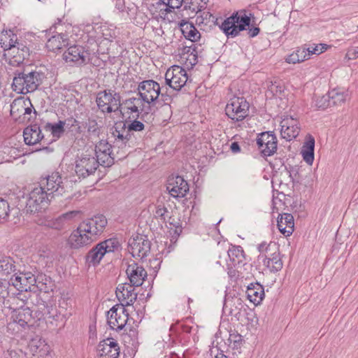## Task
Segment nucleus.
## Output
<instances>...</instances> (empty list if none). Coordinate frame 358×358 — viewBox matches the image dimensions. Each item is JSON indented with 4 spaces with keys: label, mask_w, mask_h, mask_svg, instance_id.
Listing matches in <instances>:
<instances>
[{
    "label": "nucleus",
    "mask_w": 358,
    "mask_h": 358,
    "mask_svg": "<svg viewBox=\"0 0 358 358\" xmlns=\"http://www.w3.org/2000/svg\"><path fill=\"white\" fill-rule=\"evenodd\" d=\"M39 185L50 193L52 198L54 193L62 195L64 192V185L62 177L58 173H52L48 177L41 180Z\"/></svg>",
    "instance_id": "17"
},
{
    "label": "nucleus",
    "mask_w": 358,
    "mask_h": 358,
    "mask_svg": "<svg viewBox=\"0 0 358 358\" xmlns=\"http://www.w3.org/2000/svg\"><path fill=\"white\" fill-rule=\"evenodd\" d=\"M97 351L101 358H118L120 347L113 338H107L101 341L98 346Z\"/></svg>",
    "instance_id": "25"
},
{
    "label": "nucleus",
    "mask_w": 358,
    "mask_h": 358,
    "mask_svg": "<svg viewBox=\"0 0 358 358\" xmlns=\"http://www.w3.org/2000/svg\"><path fill=\"white\" fill-rule=\"evenodd\" d=\"M66 125L70 127H76L78 132H80L79 122L74 118H69L65 122L59 121L58 123L51 125V131L54 136H59L64 133V127Z\"/></svg>",
    "instance_id": "33"
},
{
    "label": "nucleus",
    "mask_w": 358,
    "mask_h": 358,
    "mask_svg": "<svg viewBox=\"0 0 358 358\" xmlns=\"http://www.w3.org/2000/svg\"><path fill=\"white\" fill-rule=\"evenodd\" d=\"M263 263L271 272H277L282 268V262L280 257L279 251L273 255L264 258Z\"/></svg>",
    "instance_id": "37"
},
{
    "label": "nucleus",
    "mask_w": 358,
    "mask_h": 358,
    "mask_svg": "<svg viewBox=\"0 0 358 358\" xmlns=\"http://www.w3.org/2000/svg\"><path fill=\"white\" fill-rule=\"evenodd\" d=\"M51 199L50 193L40 185L36 186L29 194L26 206L27 210L31 213L39 211L47 207Z\"/></svg>",
    "instance_id": "6"
},
{
    "label": "nucleus",
    "mask_w": 358,
    "mask_h": 358,
    "mask_svg": "<svg viewBox=\"0 0 358 358\" xmlns=\"http://www.w3.org/2000/svg\"><path fill=\"white\" fill-rule=\"evenodd\" d=\"M84 127L87 129L90 136L98 137L101 132V127L94 119H88L84 124Z\"/></svg>",
    "instance_id": "43"
},
{
    "label": "nucleus",
    "mask_w": 358,
    "mask_h": 358,
    "mask_svg": "<svg viewBox=\"0 0 358 358\" xmlns=\"http://www.w3.org/2000/svg\"><path fill=\"white\" fill-rule=\"evenodd\" d=\"M249 112V103L243 97L234 96L229 99L226 107L225 113L229 118L239 122L244 120Z\"/></svg>",
    "instance_id": "7"
},
{
    "label": "nucleus",
    "mask_w": 358,
    "mask_h": 358,
    "mask_svg": "<svg viewBox=\"0 0 358 358\" xmlns=\"http://www.w3.org/2000/svg\"><path fill=\"white\" fill-rule=\"evenodd\" d=\"M316 106L320 109H325L331 106L329 94L318 97L315 101Z\"/></svg>",
    "instance_id": "47"
},
{
    "label": "nucleus",
    "mask_w": 358,
    "mask_h": 358,
    "mask_svg": "<svg viewBox=\"0 0 358 358\" xmlns=\"http://www.w3.org/2000/svg\"><path fill=\"white\" fill-rule=\"evenodd\" d=\"M330 46L324 44L320 43L317 45H313V46H310L308 48L309 53L311 55H320L321 53L325 52Z\"/></svg>",
    "instance_id": "48"
},
{
    "label": "nucleus",
    "mask_w": 358,
    "mask_h": 358,
    "mask_svg": "<svg viewBox=\"0 0 358 358\" xmlns=\"http://www.w3.org/2000/svg\"><path fill=\"white\" fill-rule=\"evenodd\" d=\"M295 52L299 59H300V63L310 59V53H309L308 48H299Z\"/></svg>",
    "instance_id": "51"
},
{
    "label": "nucleus",
    "mask_w": 358,
    "mask_h": 358,
    "mask_svg": "<svg viewBox=\"0 0 358 358\" xmlns=\"http://www.w3.org/2000/svg\"><path fill=\"white\" fill-rule=\"evenodd\" d=\"M23 136L25 143L30 145L39 143L43 138L40 127L36 124L27 127L24 130Z\"/></svg>",
    "instance_id": "28"
},
{
    "label": "nucleus",
    "mask_w": 358,
    "mask_h": 358,
    "mask_svg": "<svg viewBox=\"0 0 358 358\" xmlns=\"http://www.w3.org/2000/svg\"><path fill=\"white\" fill-rule=\"evenodd\" d=\"M348 59H356L358 58V47L349 50L345 55Z\"/></svg>",
    "instance_id": "58"
},
{
    "label": "nucleus",
    "mask_w": 358,
    "mask_h": 358,
    "mask_svg": "<svg viewBox=\"0 0 358 358\" xmlns=\"http://www.w3.org/2000/svg\"><path fill=\"white\" fill-rule=\"evenodd\" d=\"M112 135L115 138L114 147L117 146L122 150L127 146V143L131 138L128 125L126 122H117L113 129Z\"/></svg>",
    "instance_id": "19"
},
{
    "label": "nucleus",
    "mask_w": 358,
    "mask_h": 358,
    "mask_svg": "<svg viewBox=\"0 0 358 358\" xmlns=\"http://www.w3.org/2000/svg\"><path fill=\"white\" fill-rule=\"evenodd\" d=\"M44 74L36 70L17 71L13 80L12 88L18 94L33 92L41 85Z\"/></svg>",
    "instance_id": "2"
},
{
    "label": "nucleus",
    "mask_w": 358,
    "mask_h": 358,
    "mask_svg": "<svg viewBox=\"0 0 358 358\" xmlns=\"http://www.w3.org/2000/svg\"><path fill=\"white\" fill-rule=\"evenodd\" d=\"M268 90L274 96H277L278 95V94H280L282 92V87L276 82H275L274 83H271V85L268 86Z\"/></svg>",
    "instance_id": "55"
},
{
    "label": "nucleus",
    "mask_w": 358,
    "mask_h": 358,
    "mask_svg": "<svg viewBox=\"0 0 358 358\" xmlns=\"http://www.w3.org/2000/svg\"><path fill=\"white\" fill-rule=\"evenodd\" d=\"M207 2L208 0H190L189 3H185L184 8L197 14L206 8Z\"/></svg>",
    "instance_id": "42"
},
{
    "label": "nucleus",
    "mask_w": 358,
    "mask_h": 358,
    "mask_svg": "<svg viewBox=\"0 0 358 358\" xmlns=\"http://www.w3.org/2000/svg\"><path fill=\"white\" fill-rule=\"evenodd\" d=\"M143 103L140 97H131L126 99L123 102V105L127 112L136 113L138 115L139 112L143 110Z\"/></svg>",
    "instance_id": "38"
},
{
    "label": "nucleus",
    "mask_w": 358,
    "mask_h": 358,
    "mask_svg": "<svg viewBox=\"0 0 358 358\" xmlns=\"http://www.w3.org/2000/svg\"><path fill=\"white\" fill-rule=\"evenodd\" d=\"M180 29L183 36L192 42L197 41L201 37L199 31L192 23L188 22H181Z\"/></svg>",
    "instance_id": "35"
},
{
    "label": "nucleus",
    "mask_w": 358,
    "mask_h": 358,
    "mask_svg": "<svg viewBox=\"0 0 358 358\" xmlns=\"http://www.w3.org/2000/svg\"><path fill=\"white\" fill-rule=\"evenodd\" d=\"M155 217L165 222L166 219L170 217L169 212L166 207L159 205L156 207Z\"/></svg>",
    "instance_id": "45"
},
{
    "label": "nucleus",
    "mask_w": 358,
    "mask_h": 358,
    "mask_svg": "<svg viewBox=\"0 0 358 358\" xmlns=\"http://www.w3.org/2000/svg\"><path fill=\"white\" fill-rule=\"evenodd\" d=\"M75 164V171L77 176L83 178L94 173L99 165L95 156L87 152L78 156Z\"/></svg>",
    "instance_id": "8"
},
{
    "label": "nucleus",
    "mask_w": 358,
    "mask_h": 358,
    "mask_svg": "<svg viewBox=\"0 0 358 358\" xmlns=\"http://www.w3.org/2000/svg\"><path fill=\"white\" fill-rule=\"evenodd\" d=\"M315 139L312 136L306 137L301 153L303 160L309 165H312L314 160Z\"/></svg>",
    "instance_id": "30"
},
{
    "label": "nucleus",
    "mask_w": 358,
    "mask_h": 358,
    "mask_svg": "<svg viewBox=\"0 0 358 358\" xmlns=\"http://www.w3.org/2000/svg\"><path fill=\"white\" fill-rule=\"evenodd\" d=\"M137 90L141 100L150 105L159 98L161 87L157 82L153 80H146L139 83Z\"/></svg>",
    "instance_id": "11"
},
{
    "label": "nucleus",
    "mask_w": 358,
    "mask_h": 358,
    "mask_svg": "<svg viewBox=\"0 0 358 358\" xmlns=\"http://www.w3.org/2000/svg\"><path fill=\"white\" fill-rule=\"evenodd\" d=\"M36 282V277L31 272L15 274L10 278L11 285L20 292L31 291V288L35 286Z\"/></svg>",
    "instance_id": "20"
},
{
    "label": "nucleus",
    "mask_w": 358,
    "mask_h": 358,
    "mask_svg": "<svg viewBox=\"0 0 358 358\" xmlns=\"http://www.w3.org/2000/svg\"><path fill=\"white\" fill-rule=\"evenodd\" d=\"M331 106L341 105L345 102L348 94L340 89H333L328 92Z\"/></svg>",
    "instance_id": "41"
},
{
    "label": "nucleus",
    "mask_w": 358,
    "mask_h": 358,
    "mask_svg": "<svg viewBox=\"0 0 358 358\" xmlns=\"http://www.w3.org/2000/svg\"><path fill=\"white\" fill-rule=\"evenodd\" d=\"M68 45V38L63 34H58L50 38L46 43L49 51L56 52Z\"/></svg>",
    "instance_id": "32"
},
{
    "label": "nucleus",
    "mask_w": 358,
    "mask_h": 358,
    "mask_svg": "<svg viewBox=\"0 0 358 358\" xmlns=\"http://www.w3.org/2000/svg\"><path fill=\"white\" fill-rule=\"evenodd\" d=\"M17 42H18L17 36L10 30L3 31L0 34V45L4 52H6Z\"/></svg>",
    "instance_id": "36"
},
{
    "label": "nucleus",
    "mask_w": 358,
    "mask_h": 358,
    "mask_svg": "<svg viewBox=\"0 0 358 358\" xmlns=\"http://www.w3.org/2000/svg\"><path fill=\"white\" fill-rule=\"evenodd\" d=\"M4 56L10 65L17 66L29 56V48L24 43L18 41L4 52Z\"/></svg>",
    "instance_id": "13"
},
{
    "label": "nucleus",
    "mask_w": 358,
    "mask_h": 358,
    "mask_svg": "<svg viewBox=\"0 0 358 358\" xmlns=\"http://www.w3.org/2000/svg\"><path fill=\"white\" fill-rule=\"evenodd\" d=\"M126 273L130 284L136 287L141 286L147 277V272L144 268L134 261L128 264Z\"/></svg>",
    "instance_id": "26"
},
{
    "label": "nucleus",
    "mask_w": 358,
    "mask_h": 358,
    "mask_svg": "<svg viewBox=\"0 0 358 358\" xmlns=\"http://www.w3.org/2000/svg\"><path fill=\"white\" fill-rule=\"evenodd\" d=\"M162 3L171 8H178L182 5L183 0H161Z\"/></svg>",
    "instance_id": "54"
},
{
    "label": "nucleus",
    "mask_w": 358,
    "mask_h": 358,
    "mask_svg": "<svg viewBox=\"0 0 358 358\" xmlns=\"http://www.w3.org/2000/svg\"><path fill=\"white\" fill-rule=\"evenodd\" d=\"M107 321L111 329L116 331H129L130 336H135L136 331L130 324L129 313L123 306H113L107 313Z\"/></svg>",
    "instance_id": "3"
},
{
    "label": "nucleus",
    "mask_w": 358,
    "mask_h": 358,
    "mask_svg": "<svg viewBox=\"0 0 358 358\" xmlns=\"http://www.w3.org/2000/svg\"><path fill=\"white\" fill-rule=\"evenodd\" d=\"M10 284H11L10 280L7 281L6 279H3L1 277L0 278V296L3 298H5L8 295L7 289Z\"/></svg>",
    "instance_id": "52"
},
{
    "label": "nucleus",
    "mask_w": 358,
    "mask_h": 358,
    "mask_svg": "<svg viewBox=\"0 0 358 358\" xmlns=\"http://www.w3.org/2000/svg\"><path fill=\"white\" fill-rule=\"evenodd\" d=\"M120 247V244L116 238L105 240L96 244L88 252L86 260L89 264L97 265L105 255L118 250Z\"/></svg>",
    "instance_id": "4"
},
{
    "label": "nucleus",
    "mask_w": 358,
    "mask_h": 358,
    "mask_svg": "<svg viewBox=\"0 0 358 358\" xmlns=\"http://www.w3.org/2000/svg\"><path fill=\"white\" fill-rule=\"evenodd\" d=\"M230 148L234 153H238L241 150L240 146L237 142H233L230 145Z\"/></svg>",
    "instance_id": "59"
},
{
    "label": "nucleus",
    "mask_w": 358,
    "mask_h": 358,
    "mask_svg": "<svg viewBox=\"0 0 358 358\" xmlns=\"http://www.w3.org/2000/svg\"><path fill=\"white\" fill-rule=\"evenodd\" d=\"M166 83L175 90H180L187 81V71L180 66L174 65L165 73Z\"/></svg>",
    "instance_id": "12"
},
{
    "label": "nucleus",
    "mask_w": 358,
    "mask_h": 358,
    "mask_svg": "<svg viewBox=\"0 0 358 358\" xmlns=\"http://www.w3.org/2000/svg\"><path fill=\"white\" fill-rule=\"evenodd\" d=\"M150 250V243L143 236L129 240V251L134 257L141 259L146 257Z\"/></svg>",
    "instance_id": "22"
},
{
    "label": "nucleus",
    "mask_w": 358,
    "mask_h": 358,
    "mask_svg": "<svg viewBox=\"0 0 358 358\" xmlns=\"http://www.w3.org/2000/svg\"><path fill=\"white\" fill-rule=\"evenodd\" d=\"M96 102L103 113H110L120 108V96L114 91L104 90L97 94Z\"/></svg>",
    "instance_id": "9"
},
{
    "label": "nucleus",
    "mask_w": 358,
    "mask_h": 358,
    "mask_svg": "<svg viewBox=\"0 0 358 358\" xmlns=\"http://www.w3.org/2000/svg\"><path fill=\"white\" fill-rule=\"evenodd\" d=\"M28 348L33 353L34 357L31 358H38L34 357L36 353H39L40 356H43L48 351V346L45 343V341L38 336L32 338L29 341Z\"/></svg>",
    "instance_id": "34"
},
{
    "label": "nucleus",
    "mask_w": 358,
    "mask_h": 358,
    "mask_svg": "<svg viewBox=\"0 0 358 358\" xmlns=\"http://www.w3.org/2000/svg\"><path fill=\"white\" fill-rule=\"evenodd\" d=\"M214 358H228V357L222 353H218L217 355L215 356Z\"/></svg>",
    "instance_id": "60"
},
{
    "label": "nucleus",
    "mask_w": 358,
    "mask_h": 358,
    "mask_svg": "<svg viewBox=\"0 0 358 358\" xmlns=\"http://www.w3.org/2000/svg\"><path fill=\"white\" fill-rule=\"evenodd\" d=\"M80 214V211H79V210H72V211H69L66 213H64L61 216L62 217V218L64 219L65 222H66V221L73 220V218H75L76 217L79 215Z\"/></svg>",
    "instance_id": "56"
},
{
    "label": "nucleus",
    "mask_w": 358,
    "mask_h": 358,
    "mask_svg": "<svg viewBox=\"0 0 358 358\" xmlns=\"http://www.w3.org/2000/svg\"><path fill=\"white\" fill-rule=\"evenodd\" d=\"M129 133L132 131H141L145 129V124L137 120H134L127 124Z\"/></svg>",
    "instance_id": "49"
},
{
    "label": "nucleus",
    "mask_w": 358,
    "mask_h": 358,
    "mask_svg": "<svg viewBox=\"0 0 358 358\" xmlns=\"http://www.w3.org/2000/svg\"><path fill=\"white\" fill-rule=\"evenodd\" d=\"M106 218L101 215L87 219L82 222L88 234L95 240L104 231L107 225Z\"/></svg>",
    "instance_id": "23"
},
{
    "label": "nucleus",
    "mask_w": 358,
    "mask_h": 358,
    "mask_svg": "<svg viewBox=\"0 0 358 358\" xmlns=\"http://www.w3.org/2000/svg\"><path fill=\"white\" fill-rule=\"evenodd\" d=\"M286 62L289 64H296L300 63V59H299L298 56L296 55V52H294L293 53L288 55L285 59Z\"/></svg>",
    "instance_id": "57"
},
{
    "label": "nucleus",
    "mask_w": 358,
    "mask_h": 358,
    "mask_svg": "<svg viewBox=\"0 0 358 358\" xmlns=\"http://www.w3.org/2000/svg\"><path fill=\"white\" fill-rule=\"evenodd\" d=\"M250 18L245 10H240L227 17L220 25V29L227 37H235L241 31L248 27V34L250 37H255L259 33V28L257 27H250Z\"/></svg>",
    "instance_id": "1"
},
{
    "label": "nucleus",
    "mask_w": 358,
    "mask_h": 358,
    "mask_svg": "<svg viewBox=\"0 0 358 358\" xmlns=\"http://www.w3.org/2000/svg\"><path fill=\"white\" fill-rule=\"evenodd\" d=\"M15 271V262L10 257L0 258V277H7Z\"/></svg>",
    "instance_id": "39"
},
{
    "label": "nucleus",
    "mask_w": 358,
    "mask_h": 358,
    "mask_svg": "<svg viewBox=\"0 0 358 358\" xmlns=\"http://www.w3.org/2000/svg\"><path fill=\"white\" fill-rule=\"evenodd\" d=\"M95 155L97 162L103 166H110L114 164L115 156L111 150V145L104 140H101L95 145Z\"/></svg>",
    "instance_id": "16"
},
{
    "label": "nucleus",
    "mask_w": 358,
    "mask_h": 358,
    "mask_svg": "<svg viewBox=\"0 0 358 358\" xmlns=\"http://www.w3.org/2000/svg\"><path fill=\"white\" fill-rule=\"evenodd\" d=\"M38 1L43 2L44 3H48L50 2V0H38Z\"/></svg>",
    "instance_id": "61"
},
{
    "label": "nucleus",
    "mask_w": 358,
    "mask_h": 358,
    "mask_svg": "<svg viewBox=\"0 0 358 358\" xmlns=\"http://www.w3.org/2000/svg\"><path fill=\"white\" fill-rule=\"evenodd\" d=\"M258 250L262 257L266 258L279 251V248L275 242H270L269 243L264 242L258 245Z\"/></svg>",
    "instance_id": "40"
},
{
    "label": "nucleus",
    "mask_w": 358,
    "mask_h": 358,
    "mask_svg": "<svg viewBox=\"0 0 358 358\" xmlns=\"http://www.w3.org/2000/svg\"><path fill=\"white\" fill-rule=\"evenodd\" d=\"M246 293L248 299L255 305L259 304L264 297V288L259 283L250 284Z\"/></svg>",
    "instance_id": "31"
},
{
    "label": "nucleus",
    "mask_w": 358,
    "mask_h": 358,
    "mask_svg": "<svg viewBox=\"0 0 358 358\" xmlns=\"http://www.w3.org/2000/svg\"><path fill=\"white\" fill-rule=\"evenodd\" d=\"M134 286L129 283H122L117 285L115 294L121 303L119 304L120 306L125 307L131 306L135 302L137 299V293L135 292Z\"/></svg>",
    "instance_id": "18"
},
{
    "label": "nucleus",
    "mask_w": 358,
    "mask_h": 358,
    "mask_svg": "<svg viewBox=\"0 0 358 358\" xmlns=\"http://www.w3.org/2000/svg\"><path fill=\"white\" fill-rule=\"evenodd\" d=\"M94 241V238L88 234L87 230L81 222L69 236L68 244L71 248L79 249L90 244Z\"/></svg>",
    "instance_id": "14"
},
{
    "label": "nucleus",
    "mask_w": 358,
    "mask_h": 358,
    "mask_svg": "<svg viewBox=\"0 0 358 358\" xmlns=\"http://www.w3.org/2000/svg\"><path fill=\"white\" fill-rule=\"evenodd\" d=\"M15 323L24 328L32 320L31 311L29 308H21L14 310L12 315Z\"/></svg>",
    "instance_id": "29"
},
{
    "label": "nucleus",
    "mask_w": 358,
    "mask_h": 358,
    "mask_svg": "<svg viewBox=\"0 0 358 358\" xmlns=\"http://www.w3.org/2000/svg\"><path fill=\"white\" fill-rule=\"evenodd\" d=\"M63 59L66 63L80 66L90 62L92 53L87 47L73 45L64 52Z\"/></svg>",
    "instance_id": "5"
},
{
    "label": "nucleus",
    "mask_w": 358,
    "mask_h": 358,
    "mask_svg": "<svg viewBox=\"0 0 358 358\" xmlns=\"http://www.w3.org/2000/svg\"><path fill=\"white\" fill-rule=\"evenodd\" d=\"M171 358H173V357H171Z\"/></svg>",
    "instance_id": "63"
},
{
    "label": "nucleus",
    "mask_w": 358,
    "mask_h": 358,
    "mask_svg": "<svg viewBox=\"0 0 358 358\" xmlns=\"http://www.w3.org/2000/svg\"><path fill=\"white\" fill-rule=\"evenodd\" d=\"M227 253L229 258L234 264L239 263L244 257L243 250L240 246H232L228 250Z\"/></svg>",
    "instance_id": "44"
},
{
    "label": "nucleus",
    "mask_w": 358,
    "mask_h": 358,
    "mask_svg": "<svg viewBox=\"0 0 358 358\" xmlns=\"http://www.w3.org/2000/svg\"><path fill=\"white\" fill-rule=\"evenodd\" d=\"M22 350H8L3 352V358H20Z\"/></svg>",
    "instance_id": "53"
},
{
    "label": "nucleus",
    "mask_w": 358,
    "mask_h": 358,
    "mask_svg": "<svg viewBox=\"0 0 358 358\" xmlns=\"http://www.w3.org/2000/svg\"><path fill=\"white\" fill-rule=\"evenodd\" d=\"M279 231L285 236H289L294 231V217L292 214L284 213L280 215L277 220Z\"/></svg>",
    "instance_id": "27"
},
{
    "label": "nucleus",
    "mask_w": 358,
    "mask_h": 358,
    "mask_svg": "<svg viewBox=\"0 0 358 358\" xmlns=\"http://www.w3.org/2000/svg\"><path fill=\"white\" fill-rule=\"evenodd\" d=\"M10 108V115L14 119L22 122L31 120L34 107L29 99H25L22 96L18 97L14 99Z\"/></svg>",
    "instance_id": "10"
},
{
    "label": "nucleus",
    "mask_w": 358,
    "mask_h": 358,
    "mask_svg": "<svg viewBox=\"0 0 358 358\" xmlns=\"http://www.w3.org/2000/svg\"><path fill=\"white\" fill-rule=\"evenodd\" d=\"M166 189L173 197H183L189 191V185L182 177L171 176L168 179Z\"/></svg>",
    "instance_id": "21"
},
{
    "label": "nucleus",
    "mask_w": 358,
    "mask_h": 358,
    "mask_svg": "<svg viewBox=\"0 0 358 358\" xmlns=\"http://www.w3.org/2000/svg\"><path fill=\"white\" fill-rule=\"evenodd\" d=\"M122 155H125V152H122ZM123 156H121L119 159H120L121 157H122Z\"/></svg>",
    "instance_id": "62"
},
{
    "label": "nucleus",
    "mask_w": 358,
    "mask_h": 358,
    "mask_svg": "<svg viewBox=\"0 0 358 358\" xmlns=\"http://www.w3.org/2000/svg\"><path fill=\"white\" fill-rule=\"evenodd\" d=\"M10 206L8 202L2 198H0V221L8 218Z\"/></svg>",
    "instance_id": "46"
},
{
    "label": "nucleus",
    "mask_w": 358,
    "mask_h": 358,
    "mask_svg": "<svg viewBox=\"0 0 358 358\" xmlns=\"http://www.w3.org/2000/svg\"><path fill=\"white\" fill-rule=\"evenodd\" d=\"M257 144L264 156H271L277 150L278 141L273 132H262L257 138Z\"/></svg>",
    "instance_id": "15"
},
{
    "label": "nucleus",
    "mask_w": 358,
    "mask_h": 358,
    "mask_svg": "<svg viewBox=\"0 0 358 358\" xmlns=\"http://www.w3.org/2000/svg\"><path fill=\"white\" fill-rule=\"evenodd\" d=\"M66 224L65 221L62 216H59L55 220H51L48 225L55 229L61 230L64 228Z\"/></svg>",
    "instance_id": "50"
},
{
    "label": "nucleus",
    "mask_w": 358,
    "mask_h": 358,
    "mask_svg": "<svg viewBox=\"0 0 358 358\" xmlns=\"http://www.w3.org/2000/svg\"><path fill=\"white\" fill-rule=\"evenodd\" d=\"M280 135L286 141L295 138L299 134V122L292 117H285L280 122Z\"/></svg>",
    "instance_id": "24"
}]
</instances>
